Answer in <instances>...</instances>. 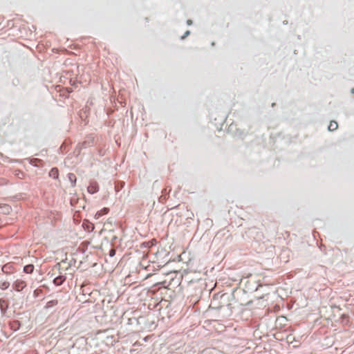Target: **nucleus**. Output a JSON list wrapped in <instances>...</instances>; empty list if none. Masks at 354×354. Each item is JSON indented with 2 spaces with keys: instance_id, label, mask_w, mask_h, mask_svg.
Wrapping results in <instances>:
<instances>
[{
  "instance_id": "obj_1",
  "label": "nucleus",
  "mask_w": 354,
  "mask_h": 354,
  "mask_svg": "<svg viewBox=\"0 0 354 354\" xmlns=\"http://www.w3.org/2000/svg\"><path fill=\"white\" fill-rule=\"evenodd\" d=\"M87 191L89 194H93L99 191V185L97 182L91 181L87 187Z\"/></svg>"
},
{
  "instance_id": "obj_2",
  "label": "nucleus",
  "mask_w": 354,
  "mask_h": 354,
  "mask_svg": "<svg viewBox=\"0 0 354 354\" xmlns=\"http://www.w3.org/2000/svg\"><path fill=\"white\" fill-rule=\"evenodd\" d=\"M26 286V283L21 279H17L13 283L14 288L18 292L22 290Z\"/></svg>"
},
{
  "instance_id": "obj_3",
  "label": "nucleus",
  "mask_w": 354,
  "mask_h": 354,
  "mask_svg": "<svg viewBox=\"0 0 354 354\" xmlns=\"http://www.w3.org/2000/svg\"><path fill=\"white\" fill-rule=\"evenodd\" d=\"M1 271H2V272H3L4 274H6L13 273V272H14L13 265L12 263L5 264L1 268Z\"/></svg>"
},
{
  "instance_id": "obj_4",
  "label": "nucleus",
  "mask_w": 354,
  "mask_h": 354,
  "mask_svg": "<svg viewBox=\"0 0 354 354\" xmlns=\"http://www.w3.org/2000/svg\"><path fill=\"white\" fill-rule=\"evenodd\" d=\"M65 280H66L65 276L59 275L54 279L53 283L55 286H61Z\"/></svg>"
},
{
  "instance_id": "obj_5",
  "label": "nucleus",
  "mask_w": 354,
  "mask_h": 354,
  "mask_svg": "<svg viewBox=\"0 0 354 354\" xmlns=\"http://www.w3.org/2000/svg\"><path fill=\"white\" fill-rule=\"evenodd\" d=\"M57 94L59 93V97H64L67 98L68 97V94L70 92H71L73 90H55Z\"/></svg>"
},
{
  "instance_id": "obj_6",
  "label": "nucleus",
  "mask_w": 354,
  "mask_h": 354,
  "mask_svg": "<svg viewBox=\"0 0 354 354\" xmlns=\"http://www.w3.org/2000/svg\"><path fill=\"white\" fill-rule=\"evenodd\" d=\"M10 211H11V207L10 205H6V204H3V205L0 204V212L1 213H3L4 214H8L10 213Z\"/></svg>"
},
{
  "instance_id": "obj_7",
  "label": "nucleus",
  "mask_w": 354,
  "mask_h": 354,
  "mask_svg": "<svg viewBox=\"0 0 354 354\" xmlns=\"http://www.w3.org/2000/svg\"><path fill=\"white\" fill-rule=\"evenodd\" d=\"M67 177L69 181L71 183L72 186L74 187L75 185L77 180L75 175L73 173H69L68 174Z\"/></svg>"
},
{
  "instance_id": "obj_8",
  "label": "nucleus",
  "mask_w": 354,
  "mask_h": 354,
  "mask_svg": "<svg viewBox=\"0 0 354 354\" xmlns=\"http://www.w3.org/2000/svg\"><path fill=\"white\" fill-rule=\"evenodd\" d=\"M49 176L55 179L57 178L59 176L58 169L57 168L51 169L49 172Z\"/></svg>"
},
{
  "instance_id": "obj_9",
  "label": "nucleus",
  "mask_w": 354,
  "mask_h": 354,
  "mask_svg": "<svg viewBox=\"0 0 354 354\" xmlns=\"http://www.w3.org/2000/svg\"><path fill=\"white\" fill-rule=\"evenodd\" d=\"M338 127V124H337V122H335V121H331L328 125V130L330 131H333L335 130H336Z\"/></svg>"
},
{
  "instance_id": "obj_10",
  "label": "nucleus",
  "mask_w": 354,
  "mask_h": 354,
  "mask_svg": "<svg viewBox=\"0 0 354 354\" xmlns=\"http://www.w3.org/2000/svg\"><path fill=\"white\" fill-rule=\"evenodd\" d=\"M34 270V266L32 264L24 266V271L27 274H31Z\"/></svg>"
},
{
  "instance_id": "obj_11",
  "label": "nucleus",
  "mask_w": 354,
  "mask_h": 354,
  "mask_svg": "<svg viewBox=\"0 0 354 354\" xmlns=\"http://www.w3.org/2000/svg\"><path fill=\"white\" fill-rule=\"evenodd\" d=\"M7 307H8V305H7L6 301L4 299H0V308H1V312L4 313L6 310Z\"/></svg>"
},
{
  "instance_id": "obj_12",
  "label": "nucleus",
  "mask_w": 354,
  "mask_h": 354,
  "mask_svg": "<svg viewBox=\"0 0 354 354\" xmlns=\"http://www.w3.org/2000/svg\"><path fill=\"white\" fill-rule=\"evenodd\" d=\"M57 304H58L57 300H55H55H50V301H48V302L46 303V308H51V307H53V306H56Z\"/></svg>"
},
{
  "instance_id": "obj_13",
  "label": "nucleus",
  "mask_w": 354,
  "mask_h": 354,
  "mask_svg": "<svg viewBox=\"0 0 354 354\" xmlns=\"http://www.w3.org/2000/svg\"><path fill=\"white\" fill-rule=\"evenodd\" d=\"M10 286V283L7 281L0 282V289L6 290Z\"/></svg>"
},
{
  "instance_id": "obj_14",
  "label": "nucleus",
  "mask_w": 354,
  "mask_h": 354,
  "mask_svg": "<svg viewBox=\"0 0 354 354\" xmlns=\"http://www.w3.org/2000/svg\"><path fill=\"white\" fill-rule=\"evenodd\" d=\"M108 211H109V210H108V209H107V208H104V209H102L100 212H97L96 213L95 216H96L97 218H99V217H100L101 216H102V215H104V214H107V213H108Z\"/></svg>"
},
{
  "instance_id": "obj_15",
  "label": "nucleus",
  "mask_w": 354,
  "mask_h": 354,
  "mask_svg": "<svg viewBox=\"0 0 354 354\" xmlns=\"http://www.w3.org/2000/svg\"><path fill=\"white\" fill-rule=\"evenodd\" d=\"M115 254V250L114 249H111L109 251V256L110 257H113Z\"/></svg>"
},
{
  "instance_id": "obj_16",
  "label": "nucleus",
  "mask_w": 354,
  "mask_h": 354,
  "mask_svg": "<svg viewBox=\"0 0 354 354\" xmlns=\"http://www.w3.org/2000/svg\"><path fill=\"white\" fill-rule=\"evenodd\" d=\"M54 97L55 98L56 100H59V101L62 100L61 99H57V94L55 95H54Z\"/></svg>"
},
{
  "instance_id": "obj_17",
  "label": "nucleus",
  "mask_w": 354,
  "mask_h": 354,
  "mask_svg": "<svg viewBox=\"0 0 354 354\" xmlns=\"http://www.w3.org/2000/svg\"><path fill=\"white\" fill-rule=\"evenodd\" d=\"M83 113L86 115V112H82V113H81L80 116H81L82 118H83V115H82V114H83Z\"/></svg>"
},
{
  "instance_id": "obj_18",
  "label": "nucleus",
  "mask_w": 354,
  "mask_h": 354,
  "mask_svg": "<svg viewBox=\"0 0 354 354\" xmlns=\"http://www.w3.org/2000/svg\"><path fill=\"white\" fill-rule=\"evenodd\" d=\"M352 93H353V94H354V89H353V90H352Z\"/></svg>"
}]
</instances>
